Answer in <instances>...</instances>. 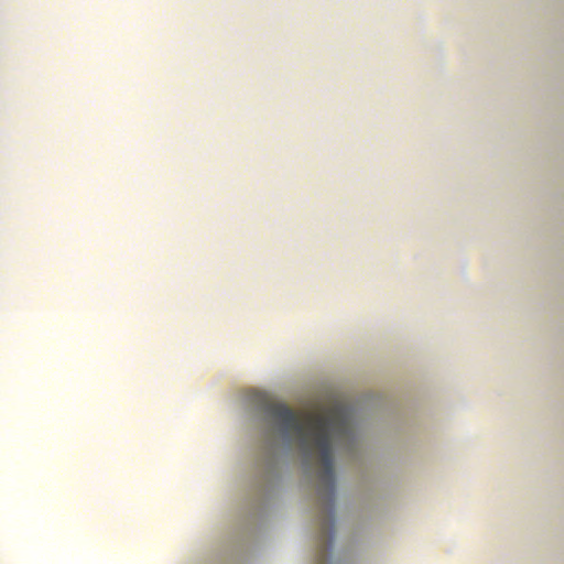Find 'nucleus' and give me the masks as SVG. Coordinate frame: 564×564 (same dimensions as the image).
<instances>
[{
  "instance_id": "obj_1",
  "label": "nucleus",
  "mask_w": 564,
  "mask_h": 564,
  "mask_svg": "<svg viewBox=\"0 0 564 564\" xmlns=\"http://www.w3.org/2000/svg\"><path fill=\"white\" fill-rule=\"evenodd\" d=\"M268 423L267 437L274 441L275 434L286 444L295 440L306 460L318 454L321 473L318 475V535L321 551L318 564H324L326 550L333 541L335 509V466L333 456V436L351 440L354 436L347 410L343 406L330 408L327 412L296 413L292 408L273 403L260 395Z\"/></svg>"
}]
</instances>
